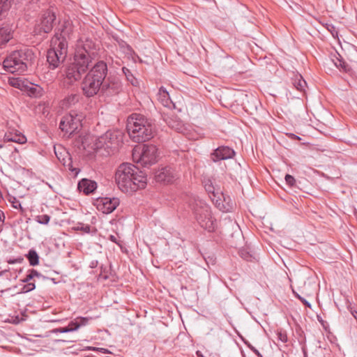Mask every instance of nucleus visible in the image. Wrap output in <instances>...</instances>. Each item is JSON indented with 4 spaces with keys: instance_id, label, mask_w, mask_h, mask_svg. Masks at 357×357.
Segmentation results:
<instances>
[{
    "instance_id": "obj_1",
    "label": "nucleus",
    "mask_w": 357,
    "mask_h": 357,
    "mask_svg": "<svg viewBox=\"0 0 357 357\" xmlns=\"http://www.w3.org/2000/svg\"><path fill=\"white\" fill-rule=\"evenodd\" d=\"M115 180L118 188L127 194H132L146 185V174L135 165L128 162L118 167Z\"/></svg>"
},
{
    "instance_id": "obj_2",
    "label": "nucleus",
    "mask_w": 357,
    "mask_h": 357,
    "mask_svg": "<svg viewBox=\"0 0 357 357\" xmlns=\"http://www.w3.org/2000/svg\"><path fill=\"white\" fill-rule=\"evenodd\" d=\"M127 130L133 142L142 143L153 137L155 126L152 119L140 114H132L128 119Z\"/></svg>"
},
{
    "instance_id": "obj_3",
    "label": "nucleus",
    "mask_w": 357,
    "mask_h": 357,
    "mask_svg": "<svg viewBox=\"0 0 357 357\" xmlns=\"http://www.w3.org/2000/svg\"><path fill=\"white\" fill-rule=\"evenodd\" d=\"M107 72V65L105 61L96 62L82 81L81 89L83 95L86 98H92L96 95L100 96L101 86Z\"/></svg>"
},
{
    "instance_id": "obj_4",
    "label": "nucleus",
    "mask_w": 357,
    "mask_h": 357,
    "mask_svg": "<svg viewBox=\"0 0 357 357\" xmlns=\"http://www.w3.org/2000/svg\"><path fill=\"white\" fill-rule=\"evenodd\" d=\"M34 59L32 50L28 47L12 52L3 61V66L6 71L10 73H23L27 69L28 64Z\"/></svg>"
},
{
    "instance_id": "obj_5",
    "label": "nucleus",
    "mask_w": 357,
    "mask_h": 357,
    "mask_svg": "<svg viewBox=\"0 0 357 357\" xmlns=\"http://www.w3.org/2000/svg\"><path fill=\"white\" fill-rule=\"evenodd\" d=\"M189 207L202 228L210 232L214 231L215 221L211 215V208L203 200L193 197L189 200Z\"/></svg>"
},
{
    "instance_id": "obj_6",
    "label": "nucleus",
    "mask_w": 357,
    "mask_h": 357,
    "mask_svg": "<svg viewBox=\"0 0 357 357\" xmlns=\"http://www.w3.org/2000/svg\"><path fill=\"white\" fill-rule=\"evenodd\" d=\"M52 45L47 52V61L50 70H54L64 61L68 54V42L64 38L52 40Z\"/></svg>"
},
{
    "instance_id": "obj_7",
    "label": "nucleus",
    "mask_w": 357,
    "mask_h": 357,
    "mask_svg": "<svg viewBox=\"0 0 357 357\" xmlns=\"http://www.w3.org/2000/svg\"><path fill=\"white\" fill-rule=\"evenodd\" d=\"M123 142L122 133L119 130L107 131L96 140L98 150L104 149L108 155L113 153Z\"/></svg>"
},
{
    "instance_id": "obj_8",
    "label": "nucleus",
    "mask_w": 357,
    "mask_h": 357,
    "mask_svg": "<svg viewBox=\"0 0 357 357\" xmlns=\"http://www.w3.org/2000/svg\"><path fill=\"white\" fill-rule=\"evenodd\" d=\"M132 157L142 166H150L157 162L158 149L153 144H144L142 147L134 149Z\"/></svg>"
},
{
    "instance_id": "obj_9",
    "label": "nucleus",
    "mask_w": 357,
    "mask_h": 357,
    "mask_svg": "<svg viewBox=\"0 0 357 357\" xmlns=\"http://www.w3.org/2000/svg\"><path fill=\"white\" fill-rule=\"evenodd\" d=\"M89 64L74 56L73 61L68 63L63 70L65 79L69 84L79 81L89 69Z\"/></svg>"
},
{
    "instance_id": "obj_10",
    "label": "nucleus",
    "mask_w": 357,
    "mask_h": 357,
    "mask_svg": "<svg viewBox=\"0 0 357 357\" xmlns=\"http://www.w3.org/2000/svg\"><path fill=\"white\" fill-rule=\"evenodd\" d=\"M82 116L72 112L62 117L59 128L68 137L78 132L82 127Z\"/></svg>"
},
{
    "instance_id": "obj_11",
    "label": "nucleus",
    "mask_w": 357,
    "mask_h": 357,
    "mask_svg": "<svg viewBox=\"0 0 357 357\" xmlns=\"http://www.w3.org/2000/svg\"><path fill=\"white\" fill-rule=\"evenodd\" d=\"M122 90L123 83L119 77H106L101 86L100 97L110 98L118 95Z\"/></svg>"
},
{
    "instance_id": "obj_12",
    "label": "nucleus",
    "mask_w": 357,
    "mask_h": 357,
    "mask_svg": "<svg viewBox=\"0 0 357 357\" xmlns=\"http://www.w3.org/2000/svg\"><path fill=\"white\" fill-rule=\"evenodd\" d=\"M96 55L97 48L94 43L87 39L81 45L77 46L74 56L90 65Z\"/></svg>"
},
{
    "instance_id": "obj_13",
    "label": "nucleus",
    "mask_w": 357,
    "mask_h": 357,
    "mask_svg": "<svg viewBox=\"0 0 357 357\" xmlns=\"http://www.w3.org/2000/svg\"><path fill=\"white\" fill-rule=\"evenodd\" d=\"M120 201L117 197H98L94 201V206L99 211L109 214L112 213L119 205Z\"/></svg>"
},
{
    "instance_id": "obj_14",
    "label": "nucleus",
    "mask_w": 357,
    "mask_h": 357,
    "mask_svg": "<svg viewBox=\"0 0 357 357\" xmlns=\"http://www.w3.org/2000/svg\"><path fill=\"white\" fill-rule=\"evenodd\" d=\"M235 151L229 146H221L215 149L211 154V159L213 162L225 160L234 156Z\"/></svg>"
},
{
    "instance_id": "obj_15",
    "label": "nucleus",
    "mask_w": 357,
    "mask_h": 357,
    "mask_svg": "<svg viewBox=\"0 0 357 357\" xmlns=\"http://www.w3.org/2000/svg\"><path fill=\"white\" fill-rule=\"evenodd\" d=\"M174 170L171 167H165L156 172L155 177L157 182L171 183L175 178Z\"/></svg>"
},
{
    "instance_id": "obj_16",
    "label": "nucleus",
    "mask_w": 357,
    "mask_h": 357,
    "mask_svg": "<svg viewBox=\"0 0 357 357\" xmlns=\"http://www.w3.org/2000/svg\"><path fill=\"white\" fill-rule=\"evenodd\" d=\"M97 183L88 178L81 179L77 184V189L84 195H88L93 193L97 189Z\"/></svg>"
},
{
    "instance_id": "obj_17",
    "label": "nucleus",
    "mask_w": 357,
    "mask_h": 357,
    "mask_svg": "<svg viewBox=\"0 0 357 357\" xmlns=\"http://www.w3.org/2000/svg\"><path fill=\"white\" fill-rule=\"evenodd\" d=\"M60 149L62 151H63V152L65 153V157L63 158H61L60 157H59L58 151H57L56 149L54 148V153H55L58 160L61 162H62V164L63 165V166L66 168H67L69 171H70L74 174V176H77V174H79V172H80V169L79 168L74 167L73 166L72 158L70 156L69 153L65 149H63L62 147H61Z\"/></svg>"
},
{
    "instance_id": "obj_18",
    "label": "nucleus",
    "mask_w": 357,
    "mask_h": 357,
    "mask_svg": "<svg viewBox=\"0 0 357 357\" xmlns=\"http://www.w3.org/2000/svg\"><path fill=\"white\" fill-rule=\"evenodd\" d=\"M56 20V15L52 13H47L43 15L40 29L45 33H50L53 28L54 22Z\"/></svg>"
},
{
    "instance_id": "obj_19",
    "label": "nucleus",
    "mask_w": 357,
    "mask_h": 357,
    "mask_svg": "<svg viewBox=\"0 0 357 357\" xmlns=\"http://www.w3.org/2000/svg\"><path fill=\"white\" fill-rule=\"evenodd\" d=\"M4 140L22 144L26 142V138L20 132L15 130H10L6 132Z\"/></svg>"
},
{
    "instance_id": "obj_20",
    "label": "nucleus",
    "mask_w": 357,
    "mask_h": 357,
    "mask_svg": "<svg viewBox=\"0 0 357 357\" xmlns=\"http://www.w3.org/2000/svg\"><path fill=\"white\" fill-rule=\"evenodd\" d=\"M158 100L161 102V104L163 106L167 108H175V105L171 100L169 92L163 86H161L159 89V91L158 93Z\"/></svg>"
},
{
    "instance_id": "obj_21",
    "label": "nucleus",
    "mask_w": 357,
    "mask_h": 357,
    "mask_svg": "<svg viewBox=\"0 0 357 357\" xmlns=\"http://www.w3.org/2000/svg\"><path fill=\"white\" fill-rule=\"evenodd\" d=\"M72 31L71 24L68 21L63 22L59 27L56 29L54 37L52 40H58L61 38L66 40V36Z\"/></svg>"
},
{
    "instance_id": "obj_22",
    "label": "nucleus",
    "mask_w": 357,
    "mask_h": 357,
    "mask_svg": "<svg viewBox=\"0 0 357 357\" xmlns=\"http://www.w3.org/2000/svg\"><path fill=\"white\" fill-rule=\"evenodd\" d=\"M13 38V29L9 24L0 27V47L7 43Z\"/></svg>"
},
{
    "instance_id": "obj_23",
    "label": "nucleus",
    "mask_w": 357,
    "mask_h": 357,
    "mask_svg": "<svg viewBox=\"0 0 357 357\" xmlns=\"http://www.w3.org/2000/svg\"><path fill=\"white\" fill-rule=\"evenodd\" d=\"M204 188H205L206 191L209 195L211 199L213 202H215V204L219 206L220 205L219 201H220V194L219 193L218 191L215 192V188L213 185L211 181H207L205 183Z\"/></svg>"
},
{
    "instance_id": "obj_24",
    "label": "nucleus",
    "mask_w": 357,
    "mask_h": 357,
    "mask_svg": "<svg viewBox=\"0 0 357 357\" xmlns=\"http://www.w3.org/2000/svg\"><path fill=\"white\" fill-rule=\"evenodd\" d=\"M79 101V96L75 93H72L66 96L60 102V107L62 109H66L74 105Z\"/></svg>"
},
{
    "instance_id": "obj_25",
    "label": "nucleus",
    "mask_w": 357,
    "mask_h": 357,
    "mask_svg": "<svg viewBox=\"0 0 357 357\" xmlns=\"http://www.w3.org/2000/svg\"><path fill=\"white\" fill-rule=\"evenodd\" d=\"M168 126L176 130H180L182 128V122L174 115H167L164 118Z\"/></svg>"
},
{
    "instance_id": "obj_26",
    "label": "nucleus",
    "mask_w": 357,
    "mask_h": 357,
    "mask_svg": "<svg viewBox=\"0 0 357 357\" xmlns=\"http://www.w3.org/2000/svg\"><path fill=\"white\" fill-rule=\"evenodd\" d=\"M27 94L31 97L38 98L43 94V89L38 85L31 84L30 86H26L24 88Z\"/></svg>"
},
{
    "instance_id": "obj_27",
    "label": "nucleus",
    "mask_w": 357,
    "mask_h": 357,
    "mask_svg": "<svg viewBox=\"0 0 357 357\" xmlns=\"http://www.w3.org/2000/svg\"><path fill=\"white\" fill-rule=\"evenodd\" d=\"M89 320V318L88 317H77L73 321H71L68 326L72 329L71 331L73 332L78 330L81 326H86Z\"/></svg>"
},
{
    "instance_id": "obj_28",
    "label": "nucleus",
    "mask_w": 357,
    "mask_h": 357,
    "mask_svg": "<svg viewBox=\"0 0 357 357\" xmlns=\"http://www.w3.org/2000/svg\"><path fill=\"white\" fill-rule=\"evenodd\" d=\"M338 56L339 57L335 56V59L333 60L335 66L341 71L349 73L351 71V67L344 60L340 57V54H338Z\"/></svg>"
},
{
    "instance_id": "obj_29",
    "label": "nucleus",
    "mask_w": 357,
    "mask_h": 357,
    "mask_svg": "<svg viewBox=\"0 0 357 357\" xmlns=\"http://www.w3.org/2000/svg\"><path fill=\"white\" fill-rule=\"evenodd\" d=\"M26 257L29 260L31 266H35L39 264V256L33 249L29 250L28 253L26 255Z\"/></svg>"
},
{
    "instance_id": "obj_30",
    "label": "nucleus",
    "mask_w": 357,
    "mask_h": 357,
    "mask_svg": "<svg viewBox=\"0 0 357 357\" xmlns=\"http://www.w3.org/2000/svg\"><path fill=\"white\" fill-rule=\"evenodd\" d=\"M12 1L13 0H0V20L7 14Z\"/></svg>"
},
{
    "instance_id": "obj_31",
    "label": "nucleus",
    "mask_w": 357,
    "mask_h": 357,
    "mask_svg": "<svg viewBox=\"0 0 357 357\" xmlns=\"http://www.w3.org/2000/svg\"><path fill=\"white\" fill-rule=\"evenodd\" d=\"M293 84L295 88L300 91H305L307 86L305 80L301 76H296L293 81Z\"/></svg>"
},
{
    "instance_id": "obj_32",
    "label": "nucleus",
    "mask_w": 357,
    "mask_h": 357,
    "mask_svg": "<svg viewBox=\"0 0 357 357\" xmlns=\"http://www.w3.org/2000/svg\"><path fill=\"white\" fill-rule=\"evenodd\" d=\"M122 71L128 82H130L134 86H137L139 85L138 79L134 77L128 68L123 67L122 68Z\"/></svg>"
},
{
    "instance_id": "obj_33",
    "label": "nucleus",
    "mask_w": 357,
    "mask_h": 357,
    "mask_svg": "<svg viewBox=\"0 0 357 357\" xmlns=\"http://www.w3.org/2000/svg\"><path fill=\"white\" fill-rule=\"evenodd\" d=\"M9 84L15 88L22 89L26 86L24 85V82L20 78H12L9 79Z\"/></svg>"
},
{
    "instance_id": "obj_34",
    "label": "nucleus",
    "mask_w": 357,
    "mask_h": 357,
    "mask_svg": "<svg viewBox=\"0 0 357 357\" xmlns=\"http://www.w3.org/2000/svg\"><path fill=\"white\" fill-rule=\"evenodd\" d=\"M276 335L278 341H280L282 343L287 342L288 337L285 331H283L282 329L278 330Z\"/></svg>"
},
{
    "instance_id": "obj_35",
    "label": "nucleus",
    "mask_w": 357,
    "mask_h": 357,
    "mask_svg": "<svg viewBox=\"0 0 357 357\" xmlns=\"http://www.w3.org/2000/svg\"><path fill=\"white\" fill-rule=\"evenodd\" d=\"M37 222L41 225H47L50 220V216L48 215H40L36 217Z\"/></svg>"
},
{
    "instance_id": "obj_36",
    "label": "nucleus",
    "mask_w": 357,
    "mask_h": 357,
    "mask_svg": "<svg viewBox=\"0 0 357 357\" xmlns=\"http://www.w3.org/2000/svg\"><path fill=\"white\" fill-rule=\"evenodd\" d=\"M9 202L11 203L12 206L14 208H16V209L20 208L22 211V207L21 206L20 202L18 199H17L15 197H10L9 199Z\"/></svg>"
},
{
    "instance_id": "obj_37",
    "label": "nucleus",
    "mask_w": 357,
    "mask_h": 357,
    "mask_svg": "<svg viewBox=\"0 0 357 357\" xmlns=\"http://www.w3.org/2000/svg\"><path fill=\"white\" fill-rule=\"evenodd\" d=\"M284 179H285L287 184L289 185L290 187H294L295 185L296 179L291 175L286 174Z\"/></svg>"
},
{
    "instance_id": "obj_38",
    "label": "nucleus",
    "mask_w": 357,
    "mask_h": 357,
    "mask_svg": "<svg viewBox=\"0 0 357 357\" xmlns=\"http://www.w3.org/2000/svg\"><path fill=\"white\" fill-rule=\"evenodd\" d=\"M35 288H36L35 283L28 282L24 285V287L22 288V291L23 292H29V291L33 290Z\"/></svg>"
},
{
    "instance_id": "obj_39",
    "label": "nucleus",
    "mask_w": 357,
    "mask_h": 357,
    "mask_svg": "<svg viewBox=\"0 0 357 357\" xmlns=\"http://www.w3.org/2000/svg\"><path fill=\"white\" fill-rule=\"evenodd\" d=\"M72 329H70V328H69V326H66V327H63V328H54L53 330L51 331V332L52 333H69V332H72L71 331Z\"/></svg>"
},
{
    "instance_id": "obj_40",
    "label": "nucleus",
    "mask_w": 357,
    "mask_h": 357,
    "mask_svg": "<svg viewBox=\"0 0 357 357\" xmlns=\"http://www.w3.org/2000/svg\"><path fill=\"white\" fill-rule=\"evenodd\" d=\"M23 261H24V258L22 257H18L15 259H9L7 260V262L10 264H22Z\"/></svg>"
},
{
    "instance_id": "obj_41",
    "label": "nucleus",
    "mask_w": 357,
    "mask_h": 357,
    "mask_svg": "<svg viewBox=\"0 0 357 357\" xmlns=\"http://www.w3.org/2000/svg\"><path fill=\"white\" fill-rule=\"evenodd\" d=\"M78 229L81 230L86 234H89L91 232V227L89 225L82 224L80 227H78Z\"/></svg>"
},
{
    "instance_id": "obj_42",
    "label": "nucleus",
    "mask_w": 357,
    "mask_h": 357,
    "mask_svg": "<svg viewBox=\"0 0 357 357\" xmlns=\"http://www.w3.org/2000/svg\"><path fill=\"white\" fill-rule=\"evenodd\" d=\"M33 279V275H31V274L30 273L29 271H28V273L27 275H26V277L22 279L21 281L23 282V283H28V282H30V281Z\"/></svg>"
},
{
    "instance_id": "obj_43",
    "label": "nucleus",
    "mask_w": 357,
    "mask_h": 357,
    "mask_svg": "<svg viewBox=\"0 0 357 357\" xmlns=\"http://www.w3.org/2000/svg\"><path fill=\"white\" fill-rule=\"evenodd\" d=\"M29 271L30 272L31 275H33V278L35 277L40 278L42 276V274L38 272L35 269H30V270H29Z\"/></svg>"
},
{
    "instance_id": "obj_44",
    "label": "nucleus",
    "mask_w": 357,
    "mask_h": 357,
    "mask_svg": "<svg viewBox=\"0 0 357 357\" xmlns=\"http://www.w3.org/2000/svg\"><path fill=\"white\" fill-rule=\"evenodd\" d=\"M304 305H305L306 307H309V308H311L312 307V305L311 304L305 299L303 297L301 298V299L299 300Z\"/></svg>"
},
{
    "instance_id": "obj_45",
    "label": "nucleus",
    "mask_w": 357,
    "mask_h": 357,
    "mask_svg": "<svg viewBox=\"0 0 357 357\" xmlns=\"http://www.w3.org/2000/svg\"><path fill=\"white\" fill-rule=\"evenodd\" d=\"M248 347L256 354V355H260V352L252 345L250 344H248Z\"/></svg>"
},
{
    "instance_id": "obj_46",
    "label": "nucleus",
    "mask_w": 357,
    "mask_h": 357,
    "mask_svg": "<svg viewBox=\"0 0 357 357\" xmlns=\"http://www.w3.org/2000/svg\"><path fill=\"white\" fill-rule=\"evenodd\" d=\"M109 239L111 241H112V242H114V243H118V242H117V238H116L115 236H114V235H110V236H109Z\"/></svg>"
},
{
    "instance_id": "obj_47",
    "label": "nucleus",
    "mask_w": 357,
    "mask_h": 357,
    "mask_svg": "<svg viewBox=\"0 0 357 357\" xmlns=\"http://www.w3.org/2000/svg\"><path fill=\"white\" fill-rule=\"evenodd\" d=\"M4 219H5L4 213H3V212L2 211L0 210V221L3 222H4Z\"/></svg>"
},
{
    "instance_id": "obj_48",
    "label": "nucleus",
    "mask_w": 357,
    "mask_h": 357,
    "mask_svg": "<svg viewBox=\"0 0 357 357\" xmlns=\"http://www.w3.org/2000/svg\"><path fill=\"white\" fill-rule=\"evenodd\" d=\"M293 294L294 296L298 298V300L301 299L302 296L301 295H299L296 291H295L294 290H293Z\"/></svg>"
},
{
    "instance_id": "obj_49",
    "label": "nucleus",
    "mask_w": 357,
    "mask_h": 357,
    "mask_svg": "<svg viewBox=\"0 0 357 357\" xmlns=\"http://www.w3.org/2000/svg\"><path fill=\"white\" fill-rule=\"evenodd\" d=\"M58 156H59V157H60L61 158H64V157H65V153H64V152H63V153H62V152H60V153H59V154L58 153Z\"/></svg>"
},
{
    "instance_id": "obj_50",
    "label": "nucleus",
    "mask_w": 357,
    "mask_h": 357,
    "mask_svg": "<svg viewBox=\"0 0 357 357\" xmlns=\"http://www.w3.org/2000/svg\"><path fill=\"white\" fill-rule=\"evenodd\" d=\"M6 271H4L3 270L0 271V277L1 276H3V275H6Z\"/></svg>"
},
{
    "instance_id": "obj_51",
    "label": "nucleus",
    "mask_w": 357,
    "mask_h": 357,
    "mask_svg": "<svg viewBox=\"0 0 357 357\" xmlns=\"http://www.w3.org/2000/svg\"><path fill=\"white\" fill-rule=\"evenodd\" d=\"M97 264V261H96V263L94 261H92L91 262V267H94Z\"/></svg>"
},
{
    "instance_id": "obj_52",
    "label": "nucleus",
    "mask_w": 357,
    "mask_h": 357,
    "mask_svg": "<svg viewBox=\"0 0 357 357\" xmlns=\"http://www.w3.org/2000/svg\"><path fill=\"white\" fill-rule=\"evenodd\" d=\"M3 271H6V273H8L10 271V268H8L6 269H4Z\"/></svg>"
},
{
    "instance_id": "obj_53",
    "label": "nucleus",
    "mask_w": 357,
    "mask_h": 357,
    "mask_svg": "<svg viewBox=\"0 0 357 357\" xmlns=\"http://www.w3.org/2000/svg\"><path fill=\"white\" fill-rule=\"evenodd\" d=\"M241 257H243L244 259L248 260V259L245 257H244L243 252H241Z\"/></svg>"
},
{
    "instance_id": "obj_54",
    "label": "nucleus",
    "mask_w": 357,
    "mask_h": 357,
    "mask_svg": "<svg viewBox=\"0 0 357 357\" xmlns=\"http://www.w3.org/2000/svg\"><path fill=\"white\" fill-rule=\"evenodd\" d=\"M3 146H4L3 144L0 143V149H2L3 147Z\"/></svg>"
},
{
    "instance_id": "obj_55",
    "label": "nucleus",
    "mask_w": 357,
    "mask_h": 357,
    "mask_svg": "<svg viewBox=\"0 0 357 357\" xmlns=\"http://www.w3.org/2000/svg\"><path fill=\"white\" fill-rule=\"evenodd\" d=\"M244 257H245L248 259V257H249V255L247 254V255H245Z\"/></svg>"
},
{
    "instance_id": "obj_56",
    "label": "nucleus",
    "mask_w": 357,
    "mask_h": 357,
    "mask_svg": "<svg viewBox=\"0 0 357 357\" xmlns=\"http://www.w3.org/2000/svg\"><path fill=\"white\" fill-rule=\"evenodd\" d=\"M127 48H128V50H130V51L131 50V48H130V47L129 45H127Z\"/></svg>"
},
{
    "instance_id": "obj_57",
    "label": "nucleus",
    "mask_w": 357,
    "mask_h": 357,
    "mask_svg": "<svg viewBox=\"0 0 357 357\" xmlns=\"http://www.w3.org/2000/svg\"><path fill=\"white\" fill-rule=\"evenodd\" d=\"M258 357H263V356L261 355V354L260 353V355H257Z\"/></svg>"
},
{
    "instance_id": "obj_58",
    "label": "nucleus",
    "mask_w": 357,
    "mask_h": 357,
    "mask_svg": "<svg viewBox=\"0 0 357 357\" xmlns=\"http://www.w3.org/2000/svg\"><path fill=\"white\" fill-rule=\"evenodd\" d=\"M292 135H293V136H294V137H296L295 134H293ZM296 137H297V136H296ZM298 138H299V137H298Z\"/></svg>"
}]
</instances>
